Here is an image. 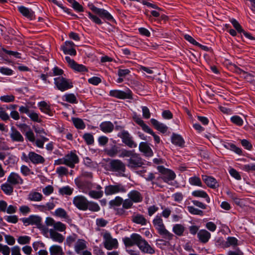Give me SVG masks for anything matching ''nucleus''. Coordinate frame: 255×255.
Instances as JSON below:
<instances>
[{
	"label": "nucleus",
	"instance_id": "62",
	"mask_svg": "<svg viewBox=\"0 0 255 255\" xmlns=\"http://www.w3.org/2000/svg\"><path fill=\"white\" fill-rule=\"evenodd\" d=\"M133 154H134V153L131 150L123 149V150H122L121 153L120 155H119V156L121 157H130Z\"/></svg>",
	"mask_w": 255,
	"mask_h": 255
},
{
	"label": "nucleus",
	"instance_id": "18",
	"mask_svg": "<svg viewBox=\"0 0 255 255\" xmlns=\"http://www.w3.org/2000/svg\"><path fill=\"white\" fill-rule=\"evenodd\" d=\"M7 181L11 185L21 184L23 183V180L20 176L14 172L10 174L7 178Z\"/></svg>",
	"mask_w": 255,
	"mask_h": 255
},
{
	"label": "nucleus",
	"instance_id": "10",
	"mask_svg": "<svg viewBox=\"0 0 255 255\" xmlns=\"http://www.w3.org/2000/svg\"><path fill=\"white\" fill-rule=\"evenodd\" d=\"M104 240V244L106 249L108 250L116 249L118 247V242L117 239H113L110 234L106 233L103 235Z\"/></svg>",
	"mask_w": 255,
	"mask_h": 255
},
{
	"label": "nucleus",
	"instance_id": "47",
	"mask_svg": "<svg viewBox=\"0 0 255 255\" xmlns=\"http://www.w3.org/2000/svg\"><path fill=\"white\" fill-rule=\"evenodd\" d=\"M54 230L55 231H57L59 232H64L66 229V226L65 224L61 223V222H55L54 226Z\"/></svg>",
	"mask_w": 255,
	"mask_h": 255
},
{
	"label": "nucleus",
	"instance_id": "46",
	"mask_svg": "<svg viewBox=\"0 0 255 255\" xmlns=\"http://www.w3.org/2000/svg\"><path fill=\"white\" fill-rule=\"evenodd\" d=\"M73 189H71L69 186H67L61 188L59 190V192L61 195H70L73 193Z\"/></svg>",
	"mask_w": 255,
	"mask_h": 255
},
{
	"label": "nucleus",
	"instance_id": "24",
	"mask_svg": "<svg viewBox=\"0 0 255 255\" xmlns=\"http://www.w3.org/2000/svg\"><path fill=\"white\" fill-rule=\"evenodd\" d=\"M199 241L202 243H206L211 238V234L206 230H201L197 233Z\"/></svg>",
	"mask_w": 255,
	"mask_h": 255
},
{
	"label": "nucleus",
	"instance_id": "14",
	"mask_svg": "<svg viewBox=\"0 0 255 255\" xmlns=\"http://www.w3.org/2000/svg\"><path fill=\"white\" fill-rule=\"evenodd\" d=\"M64 159L65 165L71 168H74L75 164L79 162L78 156L73 152L66 154L64 156Z\"/></svg>",
	"mask_w": 255,
	"mask_h": 255
},
{
	"label": "nucleus",
	"instance_id": "57",
	"mask_svg": "<svg viewBox=\"0 0 255 255\" xmlns=\"http://www.w3.org/2000/svg\"><path fill=\"white\" fill-rule=\"evenodd\" d=\"M230 21L233 24L234 27L239 33H241V31H243V29L237 20L235 19H232Z\"/></svg>",
	"mask_w": 255,
	"mask_h": 255
},
{
	"label": "nucleus",
	"instance_id": "55",
	"mask_svg": "<svg viewBox=\"0 0 255 255\" xmlns=\"http://www.w3.org/2000/svg\"><path fill=\"white\" fill-rule=\"evenodd\" d=\"M56 172L60 176L67 175L68 173V170L64 166H60L56 169Z\"/></svg>",
	"mask_w": 255,
	"mask_h": 255
},
{
	"label": "nucleus",
	"instance_id": "41",
	"mask_svg": "<svg viewBox=\"0 0 255 255\" xmlns=\"http://www.w3.org/2000/svg\"><path fill=\"white\" fill-rule=\"evenodd\" d=\"M1 189L4 193L7 195L11 194L13 191V187L11 186V184L10 185L9 183H5L2 184Z\"/></svg>",
	"mask_w": 255,
	"mask_h": 255
},
{
	"label": "nucleus",
	"instance_id": "59",
	"mask_svg": "<svg viewBox=\"0 0 255 255\" xmlns=\"http://www.w3.org/2000/svg\"><path fill=\"white\" fill-rule=\"evenodd\" d=\"M28 116L32 121L38 123L41 122V120L39 119L38 115L34 111H31Z\"/></svg>",
	"mask_w": 255,
	"mask_h": 255
},
{
	"label": "nucleus",
	"instance_id": "36",
	"mask_svg": "<svg viewBox=\"0 0 255 255\" xmlns=\"http://www.w3.org/2000/svg\"><path fill=\"white\" fill-rule=\"evenodd\" d=\"M184 231L185 227L181 224H175L173 227V232L178 236H182Z\"/></svg>",
	"mask_w": 255,
	"mask_h": 255
},
{
	"label": "nucleus",
	"instance_id": "48",
	"mask_svg": "<svg viewBox=\"0 0 255 255\" xmlns=\"http://www.w3.org/2000/svg\"><path fill=\"white\" fill-rule=\"evenodd\" d=\"M187 210L188 212L192 214V215H203V212L202 210H200L198 209L195 208L193 206H188Z\"/></svg>",
	"mask_w": 255,
	"mask_h": 255
},
{
	"label": "nucleus",
	"instance_id": "34",
	"mask_svg": "<svg viewBox=\"0 0 255 255\" xmlns=\"http://www.w3.org/2000/svg\"><path fill=\"white\" fill-rule=\"evenodd\" d=\"M192 195L196 197H201L205 198L208 203L210 202V199L207 193L203 190H196L192 192Z\"/></svg>",
	"mask_w": 255,
	"mask_h": 255
},
{
	"label": "nucleus",
	"instance_id": "33",
	"mask_svg": "<svg viewBox=\"0 0 255 255\" xmlns=\"http://www.w3.org/2000/svg\"><path fill=\"white\" fill-rule=\"evenodd\" d=\"M132 221L136 224H140L141 225H145L146 224V220L142 215L137 214L132 217Z\"/></svg>",
	"mask_w": 255,
	"mask_h": 255
},
{
	"label": "nucleus",
	"instance_id": "37",
	"mask_svg": "<svg viewBox=\"0 0 255 255\" xmlns=\"http://www.w3.org/2000/svg\"><path fill=\"white\" fill-rule=\"evenodd\" d=\"M98 14L102 18H104L110 21H114L113 17L106 10L100 8Z\"/></svg>",
	"mask_w": 255,
	"mask_h": 255
},
{
	"label": "nucleus",
	"instance_id": "4",
	"mask_svg": "<svg viewBox=\"0 0 255 255\" xmlns=\"http://www.w3.org/2000/svg\"><path fill=\"white\" fill-rule=\"evenodd\" d=\"M157 169L162 175L163 181L171 184L170 182L174 180L176 177L174 172L171 169L165 168L163 166H158Z\"/></svg>",
	"mask_w": 255,
	"mask_h": 255
},
{
	"label": "nucleus",
	"instance_id": "54",
	"mask_svg": "<svg viewBox=\"0 0 255 255\" xmlns=\"http://www.w3.org/2000/svg\"><path fill=\"white\" fill-rule=\"evenodd\" d=\"M30 241V238L27 236H20L17 239V242L20 245H25L29 244Z\"/></svg>",
	"mask_w": 255,
	"mask_h": 255
},
{
	"label": "nucleus",
	"instance_id": "6",
	"mask_svg": "<svg viewBox=\"0 0 255 255\" xmlns=\"http://www.w3.org/2000/svg\"><path fill=\"white\" fill-rule=\"evenodd\" d=\"M54 80L56 87L61 91H65L73 87V84L70 80L63 77L55 78Z\"/></svg>",
	"mask_w": 255,
	"mask_h": 255
},
{
	"label": "nucleus",
	"instance_id": "56",
	"mask_svg": "<svg viewBox=\"0 0 255 255\" xmlns=\"http://www.w3.org/2000/svg\"><path fill=\"white\" fill-rule=\"evenodd\" d=\"M14 96L12 95H4L0 97V100L3 102L9 103L14 101Z\"/></svg>",
	"mask_w": 255,
	"mask_h": 255
},
{
	"label": "nucleus",
	"instance_id": "22",
	"mask_svg": "<svg viewBox=\"0 0 255 255\" xmlns=\"http://www.w3.org/2000/svg\"><path fill=\"white\" fill-rule=\"evenodd\" d=\"M18 9L23 16L27 18L32 19L35 17L34 12L31 9L24 6H20L18 7Z\"/></svg>",
	"mask_w": 255,
	"mask_h": 255
},
{
	"label": "nucleus",
	"instance_id": "38",
	"mask_svg": "<svg viewBox=\"0 0 255 255\" xmlns=\"http://www.w3.org/2000/svg\"><path fill=\"white\" fill-rule=\"evenodd\" d=\"M105 152L109 156L115 157L119 152V147L115 145L110 148L106 149Z\"/></svg>",
	"mask_w": 255,
	"mask_h": 255
},
{
	"label": "nucleus",
	"instance_id": "53",
	"mask_svg": "<svg viewBox=\"0 0 255 255\" xmlns=\"http://www.w3.org/2000/svg\"><path fill=\"white\" fill-rule=\"evenodd\" d=\"M77 238V235L75 234H73L67 237L66 240V244L69 247H70L72 244L75 242Z\"/></svg>",
	"mask_w": 255,
	"mask_h": 255
},
{
	"label": "nucleus",
	"instance_id": "30",
	"mask_svg": "<svg viewBox=\"0 0 255 255\" xmlns=\"http://www.w3.org/2000/svg\"><path fill=\"white\" fill-rule=\"evenodd\" d=\"M38 106L39 107L41 111L44 113H45L49 116H52L53 113L50 109V106L45 101H42L38 103Z\"/></svg>",
	"mask_w": 255,
	"mask_h": 255
},
{
	"label": "nucleus",
	"instance_id": "39",
	"mask_svg": "<svg viewBox=\"0 0 255 255\" xmlns=\"http://www.w3.org/2000/svg\"><path fill=\"white\" fill-rule=\"evenodd\" d=\"M87 207V210L89 209L92 212H96L100 210V207L99 205L93 201H88Z\"/></svg>",
	"mask_w": 255,
	"mask_h": 255
},
{
	"label": "nucleus",
	"instance_id": "44",
	"mask_svg": "<svg viewBox=\"0 0 255 255\" xmlns=\"http://www.w3.org/2000/svg\"><path fill=\"white\" fill-rule=\"evenodd\" d=\"M161 236L163 237V238H165V239L170 241L172 240L174 235L170 233L168 231H167L166 228L162 230L161 231L158 233Z\"/></svg>",
	"mask_w": 255,
	"mask_h": 255
},
{
	"label": "nucleus",
	"instance_id": "40",
	"mask_svg": "<svg viewBox=\"0 0 255 255\" xmlns=\"http://www.w3.org/2000/svg\"><path fill=\"white\" fill-rule=\"evenodd\" d=\"M156 242V245L162 249H166L171 247V244L168 241L163 239H157Z\"/></svg>",
	"mask_w": 255,
	"mask_h": 255
},
{
	"label": "nucleus",
	"instance_id": "20",
	"mask_svg": "<svg viewBox=\"0 0 255 255\" xmlns=\"http://www.w3.org/2000/svg\"><path fill=\"white\" fill-rule=\"evenodd\" d=\"M202 179L208 187L212 189H215L219 187V184L216 179L212 177L203 175Z\"/></svg>",
	"mask_w": 255,
	"mask_h": 255
},
{
	"label": "nucleus",
	"instance_id": "19",
	"mask_svg": "<svg viewBox=\"0 0 255 255\" xmlns=\"http://www.w3.org/2000/svg\"><path fill=\"white\" fill-rule=\"evenodd\" d=\"M128 198L133 203H139L142 201V196L141 193L137 190H132L128 194Z\"/></svg>",
	"mask_w": 255,
	"mask_h": 255
},
{
	"label": "nucleus",
	"instance_id": "11",
	"mask_svg": "<svg viewBox=\"0 0 255 255\" xmlns=\"http://www.w3.org/2000/svg\"><path fill=\"white\" fill-rule=\"evenodd\" d=\"M143 161L139 155L134 153L128 159V166L129 168L135 169L142 166Z\"/></svg>",
	"mask_w": 255,
	"mask_h": 255
},
{
	"label": "nucleus",
	"instance_id": "16",
	"mask_svg": "<svg viewBox=\"0 0 255 255\" xmlns=\"http://www.w3.org/2000/svg\"><path fill=\"white\" fill-rule=\"evenodd\" d=\"M74 46L75 44L72 41H67L62 47V49L65 54L74 56L76 55V51L74 48Z\"/></svg>",
	"mask_w": 255,
	"mask_h": 255
},
{
	"label": "nucleus",
	"instance_id": "49",
	"mask_svg": "<svg viewBox=\"0 0 255 255\" xmlns=\"http://www.w3.org/2000/svg\"><path fill=\"white\" fill-rule=\"evenodd\" d=\"M55 214L56 216L63 218L65 219H67L69 218L65 210L62 208H58L55 211Z\"/></svg>",
	"mask_w": 255,
	"mask_h": 255
},
{
	"label": "nucleus",
	"instance_id": "21",
	"mask_svg": "<svg viewBox=\"0 0 255 255\" xmlns=\"http://www.w3.org/2000/svg\"><path fill=\"white\" fill-rule=\"evenodd\" d=\"M139 149L146 156H152L153 155L152 150L146 142H142L140 143Z\"/></svg>",
	"mask_w": 255,
	"mask_h": 255
},
{
	"label": "nucleus",
	"instance_id": "7",
	"mask_svg": "<svg viewBox=\"0 0 255 255\" xmlns=\"http://www.w3.org/2000/svg\"><path fill=\"white\" fill-rule=\"evenodd\" d=\"M125 187L122 184L116 185H110L105 188V193L107 196L111 195L118 193H125L126 192Z\"/></svg>",
	"mask_w": 255,
	"mask_h": 255
},
{
	"label": "nucleus",
	"instance_id": "58",
	"mask_svg": "<svg viewBox=\"0 0 255 255\" xmlns=\"http://www.w3.org/2000/svg\"><path fill=\"white\" fill-rule=\"evenodd\" d=\"M231 120L232 123L239 126H241L243 124V120L238 116H235L232 117L231 119Z\"/></svg>",
	"mask_w": 255,
	"mask_h": 255
},
{
	"label": "nucleus",
	"instance_id": "28",
	"mask_svg": "<svg viewBox=\"0 0 255 255\" xmlns=\"http://www.w3.org/2000/svg\"><path fill=\"white\" fill-rule=\"evenodd\" d=\"M100 128L103 132L109 133L113 131L114 126L111 122H104L100 124Z\"/></svg>",
	"mask_w": 255,
	"mask_h": 255
},
{
	"label": "nucleus",
	"instance_id": "2",
	"mask_svg": "<svg viewBox=\"0 0 255 255\" xmlns=\"http://www.w3.org/2000/svg\"><path fill=\"white\" fill-rule=\"evenodd\" d=\"M133 203L128 198L124 200L120 196L116 197L109 202L111 208H113L117 215L125 217L128 215L126 210L132 208Z\"/></svg>",
	"mask_w": 255,
	"mask_h": 255
},
{
	"label": "nucleus",
	"instance_id": "26",
	"mask_svg": "<svg viewBox=\"0 0 255 255\" xmlns=\"http://www.w3.org/2000/svg\"><path fill=\"white\" fill-rule=\"evenodd\" d=\"M10 137L13 141L23 142L24 138L21 133L16 129L12 128Z\"/></svg>",
	"mask_w": 255,
	"mask_h": 255
},
{
	"label": "nucleus",
	"instance_id": "27",
	"mask_svg": "<svg viewBox=\"0 0 255 255\" xmlns=\"http://www.w3.org/2000/svg\"><path fill=\"white\" fill-rule=\"evenodd\" d=\"M153 224L155 229L157 230L158 233L165 228L162 218L158 216H156L154 219Z\"/></svg>",
	"mask_w": 255,
	"mask_h": 255
},
{
	"label": "nucleus",
	"instance_id": "31",
	"mask_svg": "<svg viewBox=\"0 0 255 255\" xmlns=\"http://www.w3.org/2000/svg\"><path fill=\"white\" fill-rule=\"evenodd\" d=\"M42 195L37 192H31L28 195V200L31 201L38 202L42 199Z\"/></svg>",
	"mask_w": 255,
	"mask_h": 255
},
{
	"label": "nucleus",
	"instance_id": "63",
	"mask_svg": "<svg viewBox=\"0 0 255 255\" xmlns=\"http://www.w3.org/2000/svg\"><path fill=\"white\" fill-rule=\"evenodd\" d=\"M4 238L6 243L10 246H12L15 244V240L14 237L10 235H5Z\"/></svg>",
	"mask_w": 255,
	"mask_h": 255
},
{
	"label": "nucleus",
	"instance_id": "9",
	"mask_svg": "<svg viewBox=\"0 0 255 255\" xmlns=\"http://www.w3.org/2000/svg\"><path fill=\"white\" fill-rule=\"evenodd\" d=\"M118 136L122 138V142L130 148H134L137 146V144L133 140L132 137L128 131L123 130L118 134Z\"/></svg>",
	"mask_w": 255,
	"mask_h": 255
},
{
	"label": "nucleus",
	"instance_id": "23",
	"mask_svg": "<svg viewBox=\"0 0 255 255\" xmlns=\"http://www.w3.org/2000/svg\"><path fill=\"white\" fill-rule=\"evenodd\" d=\"M50 238L54 242L62 243L64 239V237L61 234L55 231L53 229H50L49 230Z\"/></svg>",
	"mask_w": 255,
	"mask_h": 255
},
{
	"label": "nucleus",
	"instance_id": "43",
	"mask_svg": "<svg viewBox=\"0 0 255 255\" xmlns=\"http://www.w3.org/2000/svg\"><path fill=\"white\" fill-rule=\"evenodd\" d=\"M88 195L92 198L99 199L103 196V191H98L91 190L88 193Z\"/></svg>",
	"mask_w": 255,
	"mask_h": 255
},
{
	"label": "nucleus",
	"instance_id": "3",
	"mask_svg": "<svg viewBox=\"0 0 255 255\" xmlns=\"http://www.w3.org/2000/svg\"><path fill=\"white\" fill-rule=\"evenodd\" d=\"M109 170L123 173L126 171L125 163L120 159H111L108 164Z\"/></svg>",
	"mask_w": 255,
	"mask_h": 255
},
{
	"label": "nucleus",
	"instance_id": "35",
	"mask_svg": "<svg viewBox=\"0 0 255 255\" xmlns=\"http://www.w3.org/2000/svg\"><path fill=\"white\" fill-rule=\"evenodd\" d=\"M51 255H64L62 248L57 245H53L49 249Z\"/></svg>",
	"mask_w": 255,
	"mask_h": 255
},
{
	"label": "nucleus",
	"instance_id": "50",
	"mask_svg": "<svg viewBox=\"0 0 255 255\" xmlns=\"http://www.w3.org/2000/svg\"><path fill=\"white\" fill-rule=\"evenodd\" d=\"M189 182L192 185L202 186L201 180L198 177L194 176L190 178Z\"/></svg>",
	"mask_w": 255,
	"mask_h": 255
},
{
	"label": "nucleus",
	"instance_id": "45",
	"mask_svg": "<svg viewBox=\"0 0 255 255\" xmlns=\"http://www.w3.org/2000/svg\"><path fill=\"white\" fill-rule=\"evenodd\" d=\"M65 101L71 104L78 103L77 98L74 94H67L64 96Z\"/></svg>",
	"mask_w": 255,
	"mask_h": 255
},
{
	"label": "nucleus",
	"instance_id": "29",
	"mask_svg": "<svg viewBox=\"0 0 255 255\" xmlns=\"http://www.w3.org/2000/svg\"><path fill=\"white\" fill-rule=\"evenodd\" d=\"M171 141L174 144L183 147L184 146L185 141L183 138L178 134L173 133L171 137Z\"/></svg>",
	"mask_w": 255,
	"mask_h": 255
},
{
	"label": "nucleus",
	"instance_id": "51",
	"mask_svg": "<svg viewBox=\"0 0 255 255\" xmlns=\"http://www.w3.org/2000/svg\"><path fill=\"white\" fill-rule=\"evenodd\" d=\"M85 141L88 145L92 144L94 142V139L93 135L89 133H85L83 136Z\"/></svg>",
	"mask_w": 255,
	"mask_h": 255
},
{
	"label": "nucleus",
	"instance_id": "17",
	"mask_svg": "<svg viewBox=\"0 0 255 255\" xmlns=\"http://www.w3.org/2000/svg\"><path fill=\"white\" fill-rule=\"evenodd\" d=\"M29 162L34 164H43L45 161V158L42 156L34 151L29 152Z\"/></svg>",
	"mask_w": 255,
	"mask_h": 255
},
{
	"label": "nucleus",
	"instance_id": "60",
	"mask_svg": "<svg viewBox=\"0 0 255 255\" xmlns=\"http://www.w3.org/2000/svg\"><path fill=\"white\" fill-rule=\"evenodd\" d=\"M2 51L9 55L13 56V57H14L15 58H21L20 53H19L17 52H15V51H10V50H7L4 48H2Z\"/></svg>",
	"mask_w": 255,
	"mask_h": 255
},
{
	"label": "nucleus",
	"instance_id": "61",
	"mask_svg": "<svg viewBox=\"0 0 255 255\" xmlns=\"http://www.w3.org/2000/svg\"><path fill=\"white\" fill-rule=\"evenodd\" d=\"M226 244L228 247L237 246L238 245V240L235 237H228Z\"/></svg>",
	"mask_w": 255,
	"mask_h": 255
},
{
	"label": "nucleus",
	"instance_id": "13",
	"mask_svg": "<svg viewBox=\"0 0 255 255\" xmlns=\"http://www.w3.org/2000/svg\"><path fill=\"white\" fill-rule=\"evenodd\" d=\"M88 201V200L84 196L79 195L73 198V203L78 209L82 211H86Z\"/></svg>",
	"mask_w": 255,
	"mask_h": 255
},
{
	"label": "nucleus",
	"instance_id": "1",
	"mask_svg": "<svg viewBox=\"0 0 255 255\" xmlns=\"http://www.w3.org/2000/svg\"><path fill=\"white\" fill-rule=\"evenodd\" d=\"M124 243L126 247H131L136 245L141 252L144 254H153L154 249L152 248L148 242L140 235L133 233L130 237H126L123 239Z\"/></svg>",
	"mask_w": 255,
	"mask_h": 255
},
{
	"label": "nucleus",
	"instance_id": "25",
	"mask_svg": "<svg viewBox=\"0 0 255 255\" xmlns=\"http://www.w3.org/2000/svg\"><path fill=\"white\" fill-rule=\"evenodd\" d=\"M150 122L155 129L162 133H165L167 131L168 128L162 123H159L154 119H151Z\"/></svg>",
	"mask_w": 255,
	"mask_h": 255
},
{
	"label": "nucleus",
	"instance_id": "32",
	"mask_svg": "<svg viewBox=\"0 0 255 255\" xmlns=\"http://www.w3.org/2000/svg\"><path fill=\"white\" fill-rule=\"evenodd\" d=\"M86 247V242L84 240L79 239L77 241L75 245V250L76 253L79 254L82 251L85 249Z\"/></svg>",
	"mask_w": 255,
	"mask_h": 255
},
{
	"label": "nucleus",
	"instance_id": "52",
	"mask_svg": "<svg viewBox=\"0 0 255 255\" xmlns=\"http://www.w3.org/2000/svg\"><path fill=\"white\" fill-rule=\"evenodd\" d=\"M10 253V249L7 245L0 244V253L2 255H9Z\"/></svg>",
	"mask_w": 255,
	"mask_h": 255
},
{
	"label": "nucleus",
	"instance_id": "8",
	"mask_svg": "<svg viewBox=\"0 0 255 255\" xmlns=\"http://www.w3.org/2000/svg\"><path fill=\"white\" fill-rule=\"evenodd\" d=\"M23 224L25 226L35 225L37 228L41 229L42 227L41 224L42 219L37 215H30L28 218L21 219Z\"/></svg>",
	"mask_w": 255,
	"mask_h": 255
},
{
	"label": "nucleus",
	"instance_id": "15",
	"mask_svg": "<svg viewBox=\"0 0 255 255\" xmlns=\"http://www.w3.org/2000/svg\"><path fill=\"white\" fill-rule=\"evenodd\" d=\"M65 60L68 63L69 66L75 71L78 72H87L88 69L82 64L77 63L73 59L70 58L69 56L65 57Z\"/></svg>",
	"mask_w": 255,
	"mask_h": 255
},
{
	"label": "nucleus",
	"instance_id": "42",
	"mask_svg": "<svg viewBox=\"0 0 255 255\" xmlns=\"http://www.w3.org/2000/svg\"><path fill=\"white\" fill-rule=\"evenodd\" d=\"M72 121L75 127L78 128L83 129L85 128V125L83 120L79 118H73Z\"/></svg>",
	"mask_w": 255,
	"mask_h": 255
},
{
	"label": "nucleus",
	"instance_id": "5",
	"mask_svg": "<svg viewBox=\"0 0 255 255\" xmlns=\"http://www.w3.org/2000/svg\"><path fill=\"white\" fill-rule=\"evenodd\" d=\"M133 119L137 124L141 127L144 131L150 133L153 136L154 139L156 143H159L160 142V137L154 133L153 130L144 123L141 118L138 117L136 114H134L133 116Z\"/></svg>",
	"mask_w": 255,
	"mask_h": 255
},
{
	"label": "nucleus",
	"instance_id": "64",
	"mask_svg": "<svg viewBox=\"0 0 255 255\" xmlns=\"http://www.w3.org/2000/svg\"><path fill=\"white\" fill-rule=\"evenodd\" d=\"M142 116L144 119H148L150 117V112L149 109L145 106L142 107Z\"/></svg>",
	"mask_w": 255,
	"mask_h": 255
},
{
	"label": "nucleus",
	"instance_id": "12",
	"mask_svg": "<svg viewBox=\"0 0 255 255\" xmlns=\"http://www.w3.org/2000/svg\"><path fill=\"white\" fill-rule=\"evenodd\" d=\"M110 95L112 97L120 99H132V95L130 90H128L126 92L114 90L110 92Z\"/></svg>",
	"mask_w": 255,
	"mask_h": 255
}]
</instances>
